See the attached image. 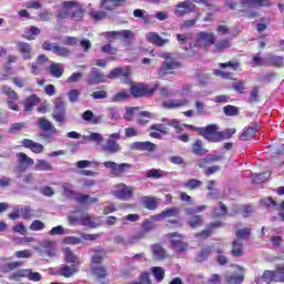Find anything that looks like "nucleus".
<instances>
[{
  "label": "nucleus",
  "mask_w": 284,
  "mask_h": 284,
  "mask_svg": "<svg viewBox=\"0 0 284 284\" xmlns=\"http://www.w3.org/2000/svg\"><path fill=\"white\" fill-rule=\"evenodd\" d=\"M169 128H174L176 134H181V132H183V128H186V130L197 132L200 136H203L206 141L219 143L220 131L217 124H209L204 128H199L192 124H181L179 120L168 118H163L162 123L152 124L149 128V136H151V139H163V136H168V134H170Z\"/></svg>",
  "instance_id": "1"
},
{
  "label": "nucleus",
  "mask_w": 284,
  "mask_h": 284,
  "mask_svg": "<svg viewBox=\"0 0 284 284\" xmlns=\"http://www.w3.org/2000/svg\"><path fill=\"white\" fill-rule=\"evenodd\" d=\"M161 59H164L162 65L158 70L159 77H168V74H172V70H179V68H183V64L171 52H164L160 54Z\"/></svg>",
  "instance_id": "2"
},
{
  "label": "nucleus",
  "mask_w": 284,
  "mask_h": 284,
  "mask_svg": "<svg viewBox=\"0 0 284 284\" xmlns=\"http://www.w3.org/2000/svg\"><path fill=\"white\" fill-rule=\"evenodd\" d=\"M156 90H159V83H155L153 87L140 83L131 85L130 94L135 99H141L143 97H154V92H156Z\"/></svg>",
  "instance_id": "3"
},
{
  "label": "nucleus",
  "mask_w": 284,
  "mask_h": 284,
  "mask_svg": "<svg viewBox=\"0 0 284 284\" xmlns=\"http://www.w3.org/2000/svg\"><path fill=\"white\" fill-rule=\"evenodd\" d=\"M17 165L13 170V173L16 174V179H21L23 176V172L28 170V168L34 165V160H32L30 156H28L26 153H17Z\"/></svg>",
  "instance_id": "4"
},
{
  "label": "nucleus",
  "mask_w": 284,
  "mask_h": 284,
  "mask_svg": "<svg viewBox=\"0 0 284 284\" xmlns=\"http://www.w3.org/2000/svg\"><path fill=\"white\" fill-rule=\"evenodd\" d=\"M62 8L64 10H69V17L72 21H83V14H85V10L79 2L74 1H64L62 3Z\"/></svg>",
  "instance_id": "5"
},
{
  "label": "nucleus",
  "mask_w": 284,
  "mask_h": 284,
  "mask_svg": "<svg viewBox=\"0 0 284 284\" xmlns=\"http://www.w3.org/2000/svg\"><path fill=\"white\" fill-rule=\"evenodd\" d=\"M156 225L152 220H145L141 224V230L134 235L129 236V243H139V241H143L145 236H148L149 232H152Z\"/></svg>",
  "instance_id": "6"
},
{
  "label": "nucleus",
  "mask_w": 284,
  "mask_h": 284,
  "mask_svg": "<svg viewBox=\"0 0 284 284\" xmlns=\"http://www.w3.org/2000/svg\"><path fill=\"white\" fill-rule=\"evenodd\" d=\"M115 190L111 192L112 196L119 199L120 201H130L134 196V187L128 186L124 183L116 184Z\"/></svg>",
  "instance_id": "7"
},
{
  "label": "nucleus",
  "mask_w": 284,
  "mask_h": 284,
  "mask_svg": "<svg viewBox=\"0 0 284 284\" xmlns=\"http://www.w3.org/2000/svg\"><path fill=\"white\" fill-rule=\"evenodd\" d=\"M52 118L57 123H65V102L62 98H58L54 101Z\"/></svg>",
  "instance_id": "8"
},
{
  "label": "nucleus",
  "mask_w": 284,
  "mask_h": 284,
  "mask_svg": "<svg viewBox=\"0 0 284 284\" xmlns=\"http://www.w3.org/2000/svg\"><path fill=\"white\" fill-rule=\"evenodd\" d=\"M104 168L111 170L114 176H123L125 172L132 170V164L130 163H121L118 164L116 162L106 161L103 163Z\"/></svg>",
  "instance_id": "9"
},
{
  "label": "nucleus",
  "mask_w": 284,
  "mask_h": 284,
  "mask_svg": "<svg viewBox=\"0 0 284 284\" xmlns=\"http://www.w3.org/2000/svg\"><path fill=\"white\" fill-rule=\"evenodd\" d=\"M104 37L108 40L123 39L124 43H126V45H130V41H132V39H134V32H132L131 30L109 31V32H105Z\"/></svg>",
  "instance_id": "10"
},
{
  "label": "nucleus",
  "mask_w": 284,
  "mask_h": 284,
  "mask_svg": "<svg viewBox=\"0 0 284 284\" xmlns=\"http://www.w3.org/2000/svg\"><path fill=\"white\" fill-rule=\"evenodd\" d=\"M50 62V58L45 54H40L36 59V62L31 64V72L32 74H39L41 70H48V67H45Z\"/></svg>",
  "instance_id": "11"
},
{
  "label": "nucleus",
  "mask_w": 284,
  "mask_h": 284,
  "mask_svg": "<svg viewBox=\"0 0 284 284\" xmlns=\"http://www.w3.org/2000/svg\"><path fill=\"white\" fill-rule=\"evenodd\" d=\"M88 85H99L105 83V75L97 68H93L87 78Z\"/></svg>",
  "instance_id": "12"
},
{
  "label": "nucleus",
  "mask_w": 284,
  "mask_h": 284,
  "mask_svg": "<svg viewBox=\"0 0 284 284\" xmlns=\"http://www.w3.org/2000/svg\"><path fill=\"white\" fill-rule=\"evenodd\" d=\"M178 10H175L176 17H185V14H189V12H194V9L196 8V4L192 3L190 0H185L182 2H179L176 4Z\"/></svg>",
  "instance_id": "13"
},
{
  "label": "nucleus",
  "mask_w": 284,
  "mask_h": 284,
  "mask_svg": "<svg viewBox=\"0 0 284 284\" xmlns=\"http://www.w3.org/2000/svg\"><path fill=\"white\" fill-rule=\"evenodd\" d=\"M29 278V281H41V275L39 272H32V270L27 268V270H21L18 271L17 273L12 274V278Z\"/></svg>",
  "instance_id": "14"
},
{
  "label": "nucleus",
  "mask_w": 284,
  "mask_h": 284,
  "mask_svg": "<svg viewBox=\"0 0 284 284\" xmlns=\"http://www.w3.org/2000/svg\"><path fill=\"white\" fill-rule=\"evenodd\" d=\"M146 41L156 48H163V45H168V43H170V39H163L156 32H149Z\"/></svg>",
  "instance_id": "15"
},
{
  "label": "nucleus",
  "mask_w": 284,
  "mask_h": 284,
  "mask_svg": "<svg viewBox=\"0 0 284 284\" xmlns=\"http://www.w3.org/2000/svg\"><path fill=\"white\" fill-rule=\"evenodd\" d=\"M130 67H119L112 69L110 73L106 75V79H121V77H124L126 79L128 77H130Z\"/></svg>",
  "instance_id": "16"
},
{
  "label": "nucleus",
  "mask_w": 284,
  "mask_h": 284,
  "mask_svg": "<svg viewBox=\"0 0 284 284\" xmlns=\"http://www.w3.org/2000/svg\"><path fill=\"white\" fill-rule=\"evenodd\" d=\"M242 8H270V0H240Z\"/></svg>",
  "instance_id": "17"
},
{
  "label": "nucleus",
  "mask_w": 284,
  "mask_h": 284,
  "mask_svg": "<svg viewBox=\"0 0 284 284\" xmlns=\"http://www.w3.org/2000/svg\"><path fill=\"white\" fill-rule=\"evenodd\" d=\"M17 48L24 61H30V59H32V44L28 42H18Z\"/></svg>",
  "instance_id": "18"
},
{
  "label": "nucleus",
  "mask_w": 284,
  "mask_h": 284,
  "mask_svg": "<svg viewBox=\"0 0 284 284\" xmlns=\"http://www.w3.org/2000/svg\"><path fill=\"white\" fill-rule=\"evenodd\" d=\"M199 40L204 43L205 48H210V45L216 43V34L214 32L202 31L199 33Z\"/></svg>",
  "instance_id": "19"
},
{
  "label": "nucleus",
  "mask_w": 284,
  "mask_h": 284,
  "mask_svg": "<svg viewBox=\"0 0 284 284\" xmlns=\"http://www.w3.org/2000/svg\"><path fill=\"white\" fill-rule=\"evenodd\" d=\"M260 126L255 124L254 126L244 128L243 132L240 135L241 141H252L254 136H256V132H258Z\"/></svg>",
  "instance_id": "20"
},
{
  "label": "nucleus",
  "mask_w": 284,
  "mask_h": 284,
  "mask_svg": "<svg viewBox=\"0 0 284 284\" xmlns=\"http://www.w3.org/2000/svg\"><path fill=\"white\" fill-rule=\"evenodd\" d=\"M91 274L97 278V281H101L108 276V267L101 265H91Z\"/></svg>",
  "instance_id": "21"
},
{
  "label": "nucleus",
  "mask_w": 284,
  "mask_h": 284,
  "mask_svg": "<svg viewBox=\"0 0 284 284\" xmlns=\"http://www.w3.org/2000/svg\"><path fill=\"white\" fill-rule=\"evenodd\" d=\"M151 250H152L153 258L155 261H163V260L168 258V251H165V248H163V246H161L159 244H154L151 246Z\"/></svg>",
  "instance_id": "22"
},
{
  "label": "nucleus",
  "mask_w": 284,
  "mask_h": 284,
  "mask_svg": "<svg viewBox=\"0 0 284 284\" xmlns=\"http://www.w3.org/2000/svg\"><path fill=\"white\" fill-rule=\"evenodd\" d=\"M47 71L51 77H54L55 79H61L63 77V64L53 62L50 64V67L47 68Z\"/></svg>",
  "instance_id": "23"
},
{
  "label": "nucleus",
  "mask_w": 284,
  "mask_h": 284,
  "mask_svg": "<svg viewBox=\"0 0 284 284\" xmlns=\"http://www.w3.org/2000/svg\"><path fill=\"white\" fill-rule=\"evenodd\" d=\"M190 101L187 99L182 100H169L168 102H164L163 105L168 110H175L176 108H184V105H189Z\"/></svg>",
  "instance_id": "24"
},
{
  "label": "nucleus",
  "mask_w": 284,
  "mask_h": 284,
  "mask_svg": "<svg viewBox=\"0 0 284 284\" xmlns=\"http://www.w3.org/2000/svg\"><path fill=\"white\" fill-rule=\"evenodd\" d=\"M38 125L42 129L43 132H49L50 134H54L57 132V128H54L52 122L45 118H40Z\"/></svg>",
  "instance_id": "25"
},
{
  "label": "nucleus",
  "mask_w": 284,
  "mask_h": 284,
  "mask_svg": "<svg viewBox=\"0 0 284 284\" xmlns=\"http://www.w3.org/2000/svg\"><path fill=\"white\" fill-rule=\"evenodd\" d=\"M39 103H41V99L37 94L28 97L24 101V112H32L33 108L39 105Z\"/></svg>",
  "instance_id": "26"
},
{
  "label": "nucleus",
  "mask_w": 284,
  "mask_h": 284,
  "mask_svg": "<svg viewBox=\"0 0 284 284\" xmlns=\"http://www.w3.org/2000/svg\"><path fill=\"white\" fill-rule=\"evenodd\" d=\"M64 252V258L67 261V263H71V265H74L75 267L81 265V262L79 261V256H77L72 250H70L69 247L63 250Z\"/></svg>",
  "instance_id": "27"
},
{
  "label": "nucleus",
  "mask_w": 284,
  "mask_h": 284,
  "mask_svg": "<svg viewBox=\"0 0 284 284\" xmlns=\"http://www.w3.org/2000/svg\"><path fill=\"white\" fill-rule=\"evenodd\" d=\"M131 150H139L140 152H154L156 144L153 143H134L131 145Z\"/></svg>",
  "instance_id": "28"
},
{
  "label": "nucleus",
  "mask_w": 284,
  "mask_h": 284,
  "mask_svg": "<svg viewBox=\"0 0 284 284\" xmlns=\"http://www.w3.org/2000/svg\"><path fill=\"white\" fill-rule=\"evenodd\" d=\"M79 272V268L72 264L71 266L62 265V267L59 271L60 276H64L65 278H70V276H73V274H77Z\"/></svg>",
  "instance_id": "29"
},
{
  "label": "nucleus",
  "mask_w": 284,
  "mask_h": 284,
  "mask_svg": "<svg viewBox=\"0 0 284 284\" xmlns=\"http://www.w3.org/2000/svg\"><path fill=\"white\" fill-rule=\"evenodd\" d=\"M99 145V150H102V152H105V154H114V152H119L121 150V146L116 143H105Z\"/></svg>",
  "instance_id": "30"
},
{
  "label": "nucleus",
  "mask_w": 284,
  "mask_h": 284,
  "mask_svg": "<svg viewBox=\"0 0 284 284\" xmlns=\"http://www.w3.org/2000/svg\"><path fill=\"white\" fill-rule=\"evenodd\" d=\"M232 255L235 257H241L243 256V241L236 239L232 243Z\"/></svg>",
  "instance_id": "31"
},
{
  "label": "nucleus",
  "mask_w": 284,
  "mask_h": 284,
  "mask_svg": "<svg viewBox=\"0 0 284 284\" xmlns=\"http://www.w3.org/2000/svg\"><path fill=\"white\" fill-rule=\"evenodd\" d=\"M39 34H41V29L32 26L30 27L29 30L24 31V34L22 36V38L26 39L27 41H34V37H39Z\"/></svg>",
  "instance_id": "32"
},
{
  "label": "nucleus",
  "mask_w": 284,
  "mask_h": 284,
  "mask_svg": "<svg viewBox=\"0 0 284 284\" xmlns=\"http://www.w3.org/2000/svg\"><path fill=\"white\" fill-rule=\"evenodd\" d=\"M215 52H223V50H230L232 48V40L222 39L214 43Z\"/></svg>",
  "instance_id": "33"
},
{
  "label": "nucleus",
  "mask_w": 284,
  "mask_h": 284,
  "mask_svg": "<svg viewBox=\"0 0 284 284\" xmlns=\"http://www.w3.org/2000/svg\"><path fill=\"white\" fill-rule=\"evenodd\" d=\"M267 61L271 68H284V57L268 55Z\"/></svg>",
  "instance_id": "34"
},
{
  "label": "nucleus",
  "mask_w": 284,
  "mask_h": 284,
  "mask_svg": "<svg viewBox=\"0 0 284 284\" xmlns=\"http://www.w3.org/2000/svg\"><path fill=\"white\" fill-rule=\"evenodd\" d=\"M203 223H205V220H203V215H193L189 221L187 225L192 230H196V227H202Z\"/></svg>",
  "instance_id": "35"
},
{
  "label": "nucleus",
  "mask_w": 284,
  "mask_h": 284,
  "mask_svg": "<svg viewBox=\"0 0 284 284\" xmlns=\"http://www.w3.org/2000/svg\"><path fill=\"white\" fill-rule=\"evenodd\" d=\"M210 254H212V246L202 248L195 256L196 263H203L204 261H207V256H210Z\"/></svg>",
  "instance_id": "36"
},
{
  "label": "nucleus",
  "mask_w": 284,
  "mask_h": 284,
  "mask_svg": "<svg viewBox=\"0 0 284 284\" xmlns=\"http://www.w3.org/2000/svg\"><path fill=\"white\" fill-rule=\"evenodd\" d=\"M91 98L94 101H102L103 99H108V91L105 90L104 87H99L97 88V91L91 93Z\"/></svg>",
  "instance_id": "37"
},
{
  "label": "nucleus",
  "mask_w": 284,
  "mask_h": 284,
  "mask_svg": "<svg viewBox=\"0 0 284 284\" xmlns=\"http://www.w3.org/2000/svg\"><path fill=\"white\" fill-rule=\"evenodd\" d=\"M270 176H272V173H270V171H266L264 173H260V174H253L252 175V183H265V181L270 180Z\"/></svg>",
  "instance_id": "38"
},
{
  "label": "nucleus",
  "mask_w": 284,
  "mask_h": 284,
  "mask_svg": "<svg viewBox=\"0 0 284 284\" xmlns=\"http://www.w3.org/2000/svg\"><path fill=\"white\" fill-rule=\"evenodd\" d=\"M1 92L2 94H6V97H8V99H10L11 101H19V94L12 88L8 85H2Z\"/></svg>",
  "instance_id": "39"
},
{
  "label": "nucleus",
  "mask_w": 284,
  "mask_h": 284,
  "mask_svg": "<svg viewBox=\"0 0 284 284\" xmlns=\"http://www.w3.org/2000/svg\"><path fill=\"white\" fill-rule=\"evenodd\" d=\"M165 176V171L161 169H151L145 171L146 179H163Z\"/></svg>",
  "instance_id": "40"
},
{
  "label": "nucleus",
  "mask_w": 284,
  "mask_h": 284,
  "mask_svg": "<svg viewBox=\"0 0 284 284\" xmlns=\"http://www.w3.org/2000/svg\"><path fill=\"white\" fill-rule=\"evenodd\" d=\"M235 236L236 239H239V241H247V239L252 236V229L251 227L240 229L235 232Z\"/></svg>",
  "instance_id": "41"
},
{
  "label": "nucleus",
  "mask_w": 284,
  "mask_h": 284,
  "mask_svg": "<svg viewBox=\"0 0 284 284\" xmlns=\"http://www.w3.org/2000/svg\"><path fill=\"white\" fill-rule=\"evenodd\" d=\"M80 221H81L82 225H84V227H90L91 230L99 227V224H97V222L92 221V217L88 213L83 214L81 216Z\"/></svg>",
  "instance_id": "42"
},
{
  "label": "nucleus",
  "mask_w": 284,
  "mask_h": 284,
  "mask_svg": "<svg viewBox=\"0 0 284 284\" xmlns=\"http://www.w3.org/2000/svg\"><path fill=\"white\" fill-rule=\"evenodd\" d=\"M153 114L150 111H141L139 113L138 118V124L139 125H146V123H150V119H152Z\"/></svg>",
  "instance_id": "43"
},
{
  "label": "nucleus",
  "mask_w": 284,
  "mask_h": 284,
  "mask_svg": "<svg viewBox=\"0 0 284 284\" xmlns=\"http://www.w3.org/2000/svg\"><path fill=\"white\" fill-rule=\"evenodd\" d=\"M171 245L176 252H187L189 245L183 240H171Z\"/></svg>",
  "instance_id": "44"
},
{
  "label": "nucleus",
  "mask_w": 284,
  "mask_h": 284,
  "mask_svg": "<svg viewBox=\"0 0 284 284\" xmlns=\"http://www.w3.org/2000/svg\"><path fill=\"white\" fill-rule=\"evenodd\" d=\"M105 257V251L99 250L95 251V254L91 257V265H101L103 263V258Z\"/></svg>",
  "instance_id": "45"
},
{
  "label": "nucleus",
  "mask_w": 284,
  "mask_h": 284,
  "mask_svg": "<svg viewBox=\"0 0 284 284\" xmlns=\"http://www.w3.org/2000/svg\"><path fill=\"white\" fill-rule=\"evenodd\" d=\"M223 113L225 114V116H239L240 109H239V106L227 104V105L223 106Z\"/></svg>",
  "instance_id": "46"
},
{
  "label": "nucleus",
  "mask_w": 284,
  "mask_h": 284,
  "mask_svg": "<svg viewBox=\"0 0 284 284\" xmlns=\"http://www.w3.org/2000/svg\"><path fill=\"white\" fill-rule=\"evenodd\" d=\"M36 170L42 171V172H52V164L45 160H38L36 164Z\"/></svg>",
  "instance_id": "47"
},
{
  "label": "nucleus",
  "mask_w": 284,
  "mask_h": 284,
  "mask_svg": "<svg viewBox=\"0 0 284 284\" xmlns=\"http://www.w3.org/2000/svg\"><path fill=\"white\" fill-rule=\"evenodd\" d=\"M219 68H221L222 70H224V68H231V70H234V72H236L241 68V62H239V60H230L227 62L220 63Z\"/></svg>",
  "instance_id": "48"
},
{
  "label": "nucleus",
  "mask_w": 284,
  "mask_h": 284,
  "mask_svg": "<svg viewBox=\"0 0 284 284\" xmlns=\"http://www.w3.org/2000/svg\"><path fill=\"white\" fill-rule=\"evenodd\" d=\"M268 152L271 156H276V154H283L284 152V144L282 143H273L268 146Z\"/></svg>",
  "instance_id": "49"
},
{
  "label": "nucleus",
  "mask_w": 284,
  "mask_h": 284,
  "mask_svg": "<svg viewBox=\"0 0 284 284\" xmlns=\"http://www.w3.org/2000/svg\"><path fill=\"white\" fill-rule=\"evenodd\" d=\"M262 281H264V283H272V281H275V273L274 271H265L262 275V277H257L255 281L256 283H260Z\"/></svg>",
  "instance_id": "50"
},
{
  "label": "nucleus",
  "mask_w": 284,
  "mask_h": 284,
  "mask_svg": "<svg viewBox=\"0 0 284 284\" xmlns=\"http://www.w3.org/2000/svg\"><path fill=\"white\" fill-rule=\"evenodd\" d=\"M53 54H57V57H62L63 59H65L70 57V49L55 44L53 49Z\"/></svg>",
  "instance_id": "51"
},
{
  "label": "nucleus",
  "mask_w": 284,
  "mask_h": 284,
  "mask_svg": "<svg viewBox=\"0 0 284 284\" xmlns=\"http://www.w3.org/2000/svg\"><path fill=\"white\" fill-rule=\"evenodd\" d=\"M142 203L146 210H156V200L154 197L144 196Z\"/></svg>",
  "instance_id": "52"
},
{
  "label": "nucleus",
  "mask_w": 284,
  "mask_h": 284,
  "mask_svg": "<svg viewBox=\"0 0 284 284\" xmlns=\"http://www.w3.org/2000/svg\"><path fill=\"white\" fill-rule=\"evenodd\" d=\"M234 134H236V129H234V128L225 129L223 131H220L219 141H224V140H227V139H232V136H234Z\"/></svg>",
  "instance_id": "53"
},
{
  "label": "nucleus",
  "mask_w": 284,
  "mask_h": 284,
  "mask_svg": "<svg viewBox=\"0 0 284 284\" xmlns=\"http://www.w3.org/2000/svg\"><path fill=\"white\" fill-rule=\"evenodd\" d=\"M83 121H91L92 123H101V119L94 116L91 110H87L82 113Z\"/></svg>",
  "instance_id": "54"
},
{
  "label": "nucleus",
  "mask_w": 284,
  "mask_h": 284,
  "mask_svg": "<svg viewBox=\"0 0 284 284\" xmlns=\"http://www.w3.org/2000/svg\"><path fill=\"white\" fill-rule=\"evenodd\" d=\"M203 184V182H201V180L197 179H191L189 181H186L184 183V187H186V190H199V187Z\"/></svg>",
  "instance_id": "55"
},
{
  "label": "nucleus",
  "mask_w": 284,
  "mask_h": 284,
  "mask_svg": "<svg viewBox=\"0 0 284 284\" xmlns=\"http://www.w3.org/2000/svg\"><path fill=\"white\" fill-rule=\"evenodd\" d=\"M179 214H181V210H179V207H171L162 211V215H164V219L176 217L179 216Z\"/></svg>",
  "instance_id": "56"
},
{
  "label": "nucleus",
  "mask_w": 284,
  "mask_h": 284,
  "mask_svg": "<svg viewBox=\"0 0 284 284\" xmlns=\"http://www.w3.org/2000/svg\"><path fill=\"white\" fill-rule=\"evenodd\" d=\"M152 274L155 278V281H158V283H161V281H163V278H165V270L155 266L152 268Z\"/></svg>",
  "instance_id": "57"
},
{
  "label": "nucleus",
  "mask_w": 284,
  "mask_h": 284,
  "mask_svg": "<svg viewBox=\"0 0 284 284\" xmlns=\"http://www.w3.org/2000/svg\"><path fill=\"white\" fill-rule=\"evenodd\" d=\"M83 141H91L93 143H102L103 135L101 133H91L90 135H83Z\"/></svg>",
  "instance_id": "58"
},
{
  "label": "nucleus",
  "mask_w": 284,
  "mask_h": 284,
  "mask_svg": "<svg viewBox=\"0 0 284 284\" xmlns=\"http://www.w3.org/2000/svg\"><path fill=\"white\" fill-rule=\"evenodd\" d=\"M194 3H199V6H205L210 10H214V12H221V7L210 3L209 0H193Z\"/></svg>",
  "instance_id": "59"
},
{
  "label": "nucleus",
  "mask_w": 284,
  "mask_h": 284,
  "mask_svg": "<svg viewBox=\"0 0 284 284\" xmlns=\"http://www.w3.org/2000/svg\"><path fill=\"white\" fill-rule=\"evenodd\" d=\"M243 275H226L225 281L229 282L230 284H242L244 281Z\"/></svg>",
  "instance_id": "60"
},
{
  "label": "nucleus",
  "mask_w": 284,
  "mask_h": 284,
  "mask_svg": "<svg viewBox=\"0 0 284 284\" xmlns=\"http://www.w3.org/2000/svg\"><path fill=\"white\" fill-rule=\"evenodd\" d=\"M24 148H28L31 152H34V154H41V152H43V145L39 143H26Z\"/></svg>",
  "instance_id": "61"
},
{
  "label": "nucleus",
  "mask_w": 284,
  "mask_h": 284,
  "mask_svg": "<svg viewBox=\"0 0 284 284\" xmlns=\"http://www.w3.org/2000/svg\"><path fill=\"white\" fill-rule=\"evenodd\" d=\"M192 152H193V154H196L197 156L207 154V150L205 148H203V144H201V143L193 144Z\"/></svg>",
  "instance_id": "62"
},
{
  "label": "nucleus",
  "mask_w": 284,
  "mask_h": 284,
  "mask_svg": "<svg viewBox=\"0 0 284 284\" xmlns=\"http://www.w3.org/2000/svg\"><path fill=\"white\" fill-rule=\"evenodd\" d=\"M130 99V92L128 91H122L113 95V101L119 102V101H128Z\"/></svg>",
  "instance_id": "63"
},
{
  "label": "nucleus",
  "mask_w": 284,
  "mask_h": 284,
  "mask_svg": "<svg viewBox=\"0 0 284 284\" xmlns=\"http://www.w3.org/2000/svg\"><path fill=\"white\" fill-rule=\"evenodd\" d=\"M274 274H275V282L284 283V266L278 267L276 271H274Z\"/></svg>",
  "instance_id": "64"
}]
</instances>
